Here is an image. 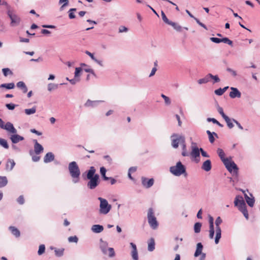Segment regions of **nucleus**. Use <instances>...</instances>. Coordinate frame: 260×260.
Segmentation results:
<instances>
[{"label":"nucleus","instance_id":"nucleus-1","mask_svg":"<svg viewBox=\"0 0 260 260\" xmlns=\"http://www.w3.org/2000/svg\"><path fill=\"white\" fill-rule=\"evenodd\" d=\"M96 171L94 167L91 166L89 169L82 174V177L84 179H89L87 183V187L90 189H93L96 187L99 184V175L95 174Z\"/></svg>","mask_w":260,"mask_h":260},{"label":"nucleus","instance_id":"nucleus-2","mask_svg":"<svg viewBox=\"0 0 260 260\" xmlns=\"http://www.w3.org/2000/svg\"><path fill=\"white\" fill-rule=\"evenodd\" d=\"M69 171L72 178L73 182L75 183L79 181V177L80 175V171L76 161H72L69 164Z\"/></svg>","mask_w":260,"mask_h":260},{"label":"nucleus","instance_id":"nucleus-3","mask_svg":"<svg viewBox=\"0 0 260 260\" xmlns=\"http://www.w3.org/2000/svg\"><path fill=\"white\" fill-rule=\"evenodd\" d=\"M235 206L238 207L239 210L243 213L246 219H248V212L247 210L246 205L241 196L236 197L234 201Z\"/></svg>","mask_w":260,"mask_h":260},{"label":"nucleus","instance_id":"nucleus-4","mask_svg":"<svg viewBox=\"0 0 260 260\" xmlns=\"http://www.w3.org/2000/svg\"><path fill=\"white\" fill-rule=\"evenodd\" d=\"M170 172L176 176H180L186 173V168L181 161L177 162L176 166L170 168Z\"/></svg>","mask_w":260,"mask_h":260},{"label":"nucleus","instance_id":"nucleus-5","mask_svg":"<svg viewBox=\"0 0 260 260\" xmlns=\"http://www.w3.org/2000/svg\"><path fill=\"white\" fill-rule=\"evenodd\" d=\"M100 201L99 213L101 214L106 215L111 209L112 206L109 204L107 200L101 197L98 198Z\"/></svg>","mask_w":260,"mask_h":260},{"label":"nucleus","instance_id":"nucleus-6","mask_svg":"<svg viewBox=\"0 0 260 260\" xmlns=\"http://www.w3.org/2000/svg\"><path fill=\"white\" fill-rule=\"evenodd\" d=\"M226 169L233 174V176H238V167L235 162L232 160L231 158L228 159L227 161L223 162Z\"/></svg>","mask_w":260,"mask_h":260},{"label":"nucleus","instance_id":"nucleus-7","mask_svg":"<svg viewBox=\"0 0 260 260\" xmlns=\"http://www.w3.org/2000/svg\"><path fill=\"white\" fill-rule=\"evenodd\" d=\"M147 218L150 227L153 230L157 229L158 226V223L154 215L153 209L152 208H149L148 210Z\"/></svg>","mask_w":260,"mask_h":260},{"label":"nucleus","instance_id":"nucleus-8","mask_svg":"<svg viewBox=\"0 0 260 260\" xmlns=\"http://www.w3.org/2000/svg\"><path fill=\"white\" fill-rule=\"evenodd\" d=\"M171 139V145L174 148H177L179 144L181 145L182 143H184L185 140L184 136L175 133L172 135Z\"/></svg>","mask_w":260,"mask_h":260},{"label":"nucleus","instance_id":"nucleus-9","mask_svg":"<svg viewBox=\"0 0 260 260\" xmlns=\"http://www.w3.org/2000/svg\"><path fill=\"white\" fill-rule=\"evenodd\" d=\"M7 13L11 19L10 25L11 26H16L20 24L21 19L17 15L13 14L11 10L7 11Z\"/></svg>","mask_w":260,"mask_h":260},{"label":"nucleus","instance_id":"nucleus-10","mask_svg":"<svg viewBox=\"0 0 260 260\" xmlns=\"http://www.w3.org/2000/svg\"><path fill=\"white\" fill-rule=\"evenodd\" d=\"M191 151L190 155L193 158H197L200 156V148H199L196 142L191 143Z\"/></svg>","mask_w":260,"mask_h":260},{"label":"nucleus","instance_id":"nucleus-11","mask_svg":"<svg viewBox=\"0 0 260 260\" xmlns=\"http://www.w3.org/2000/svg\"><path fill=\"white\" fill-rule=\"evenodd\" d=\"M142 185L146 188H149L153 186L154 183L153 178L148 179L145 177H141Z\"/></svg>","mask_w":260,"mask_h":260},{"label":"nucleus","instance_id":"nucleus-12","mask_svg":"<svg viewBox=\"0 0 260 260\" xmlns=\"http://www.w3.org/2000/svg\"><path fill=\"white\" fill-rule=\"evenodd\" d=\"M33 141L34 142V152L37 155L40 154L43 151L44 148L37 140H34Z\"/></svg>","mask_w":260,"mask_h":260},{"label":"nucleus","instance_id":"nucleus-13","mask_svg":"<svg viewBox=\"0 0 260 260\" xmlns=\"http://www.w3.org/2000/svg\"><path fill=\"white\" fill-rule=\"evenodd\" d=\"M231 89L232 91L230 92L229 95L231 98H240L241 97V93L237 88L232 87Z\"/></svg>","mask_w":260,"mask_h":260},{"label":"nucleus","instance_id":"nucleus-14","mask_svg":"<svg viewBox=\"0 0 260 260\" xmlns=\"http://www.w3.org/2000/svg\"><path fill=\"white\" fill-rule=\"evenodd\" d=\"M3 129H6L12 134L17 133L16 129L14 127L13 124L10 122H7L5 125Z\"/></svg>","mask_w":260,"mask_h":260},{"label":"nucleus","instance_id":"nucleus-15","mask_svg":"<svg viewBox=\"0 0 260 260\" xmlns=\"http://www.w3.org/2000/svg\"><path fill=\"white\" fill-rule=\"evenodd\" d=\"M10 139L13 144H16L20 141L24 140V138L22 136L14 134V135H11Z\"/></svg>","mask_w":260,"mask_h":260},{"label":"nucleus","instance_id":"nucleus-16","mask_svg":"<svg viewBox=\"0 0 260 260\" xmlns=\"http://www.w3.org/2000/svg\"><path fill=\"white\" fill-rule=\"evenodd\" d=\"M201 168L202 170L205 171L206 172L210 171L212 168L211 160L210 159H207L206 161H205L203 162L201 167Z\"/></svg>","mask_w":260,"mask_h":260},{"label":"nucleus","instance_id":"nucleus-17","mask_svg":"<svg viewBox=\"0 0 260 260\" xmlns=\"http://www.w3.org/2000/svg\"><path fill=\"white\" fill-rule=\"evenodd\" d=\"M55 156L52 152H49L46 154L44 157V162L49 163L54 160Z\"/></svg>","mask_w":260,"mask_h":260},{"label":"nucleus","instance_id":"nucleus-18","mask_svg":"<svg viewBox=\"0 0 260 260\" xmlns=\"http://www.w3.org/2000/svg\"><path fill=\"white\" fill-rule=\"evenodd\" d=\"M85 53L88 55L90 57V58H91V59L92 60H93L94 62H95L96 63H97L99 65H100L101 67H103L104 66V64H103V61L102 60H98L94 56L93 54L90 52L89 51H85Z\"/></svg>","mask_w":260,"mask_h":260},{"label":"nucleus","instance_id":"nucleus-19","mask_svg":"<svg viewBox=\"0 0 260 260\" xmlns=\"http://www.w3.org/2000/svg\"><path fill=\"white\" fill-rule=\"evenodd\" d=\"M203 249V245L202 243L199 242L197 244L196 250L194 253V257H198L202 254V250Z\"/></svg>","mask_w":260,"mask_h":260},{"label":"nucleus","instance_id":"nucleus-20","mask_svg":"<svg viewBox=\"0 0 260 260\" xmlns=\"http://www.w3.org/2000/svg\"><path fill=\"white\" fill-rule=\"evenodd\" d=\"M207 135H208L209 140L211 143H213L215 141L214 137L218 138V136L217 134L215 132H211L210 131L207 130L206 131Z\"/></svg>","mask_w":260,"mask_h":260},{"label":"nucleus","instance_id":"nucleus-21","mask_svg":"<svg viewBox=\"0 0 260 260\" xmlns=\"http://www.w3.org/2000/svg\"><path fill=\"white\" fill-rule=\"evenodd\" d=\"M217 153L223 163L228 161L229 158H225V153L222 149L218 148L217 150Z\"/></svg>","mask_w":260,"mask_h":260},{"label":"nucleus","instance_id":"nucleus-22","mask_svg":"<svg viewBox=\"0 0 260 260\" xmlns=\"http://www.w3.org/2000/svg\"><path fill=\"white\" fill-rule=\"evenodd\" d=\"M91 230L95 233H100L104 230V227L102 225L94 224L92 226Z\"/></svg>","mask_w":260,"mask_h":260},{"label":"nucleus","instance_id":"nucleus-23","mask_svg":"<svg viewBox=\"0 0 260 260\" xmlns=\"http://www.w3.org/2000/svg\"><path fill=\"white\" fill-rule=\"evenodd\" d=\"M16 86L18 88L21 89L22 90L23 93H25L27 92L28 89L25 84L23 81H19L17 83Z\"/></svg>","mask_w":260,"mask_h":260},{"label":"nucleus","instance_id":"nucleus-24","mask_svg":"<svg viewBox=\"0 0 260 260\" xmlns=\"http://www.w3.org/2000/svg\"><path fill=\"white\" fill-rule=\"evenodd\" d=\"M15 165V162L13 159H8L6 164V169L7 170L11 171L13 170Z\"/></svg>","mask_w":260,"mask_h":260},{"label":"nucleus","instance_id":"nucleus-25","mask_svg":"<svg viewBox=\"0 0 260 260\" xmlns=\"http://www.w3.org/2000/svg\"><path fill=\"white\" fill-rule=\"evenodd\" d=\"M9 229L11 231V233L16 238L20 237V233L18 229L13 226H10L9 228Z\"/></svg>","mask_w":260,"mask_h":260},{"label":"nucleus","instance_id":"nucleus-26","mask_svg":"<svg viewBox=\"0 0 260 260\" xmlns=\"http://www.w3.org/2000/svg\"><path fill=\"white\" fill-rule=\"evenodd\" d=\"M215 231L216 236L215 238V243L216 244H217L221 237V229H215Z\"/></svg>","mask_w":260,"mask_h":260},{"label":"nucleus","instance_id":"nucleus-27","mask_svg":"<svg viewBox=\"0 0 260 260\" xmlns=\"http://www.w3.org/2000/svg\"><path fill=\"white\" fill-rule=\"evenodd\" d=\"M100 102V101H91L90 100H88L85 104V106L94 107Z\"/></svg>","mask_w":260,"mask_h":260},{"label":"nucleus","instance_id":"nucleus-28","mask_svg":"<svg viewBox=\"0 0 260 260\" xmlns=\"http://www.w3.org/2000/svg\"><path fill=\"white\" fill-rule=\"evenodd\" d=\"M229 88V86L224 87L223 88H219L217 89H216L214 91L215 94H216L217 95L220 96L222 95L225 91L226 90Z\"/></svg>","mask_w":260,"mask_h":260},{"label":"nucleus","instance_id":"nucleus-29","mask_svg":"<svg viewBox=\"0 0 260 260\" xmlns=\"http://www.w3.org/2000/svg\"><path fill=\"white\" fill-rule=\"evenodd\" d=\"M8 182V179L6 176H0V188L6 186Z\"/></svg>","mask_w":260,"mask_h":260},{"label":"nucleus","instance_id":"nucleus-30","mask_svg":"<svg viewBox=\"0 0 260 260\" xmlns=\"http://www.w3.org/2000/svg\"><path fill=\"white\" fill-rule=\"evenodd\" d=\"M15 87L14 83H4L0 85V88H6L7 89H13Z\"/></svg>","mask_w":260,"mask_h":260},{"label":"nucleus","instance_id":"nucleus-31","mask_svg":"<svg viewBox=\"0 0 260 260\" xmlns=\"http://www.w3.org/2000/svg\"><path fill=\"white\" fill-rule=\"evenodd\" d=\"M100 241L102 242L100 245L101 249L104 254H106L108 243L106 242H104L102 239L100 240Z\"/></svg>","mask_w":260,"mask_h":260},{"label":"nucleus","instance_id":"nucleus-32","mask_svg":"<svg viewBox=\"0 0 260 260\" xmlns=\"http://www.w3.org/2000/svg\"><path fill=\"white\" fill-rule=\"evenodd\" d=\"M155 249V241L153 238H151L148 243V250L149 251H152Z\"/></svg>","mask_w":260,"mask_h":260},{"label":"nucleus","instance_id":"nucleus-33","mask_svg":"<svg viewBox=\"0 0 260 260\" xmlns=\"http://www.w3.org/2000/svg\"><path fill=\"white\" fill-rule=\"evenodd\" d=\"M245 198L247 204L250 207H252L254 204V198H249L246 194H245Z\"/></svg>","mask_w":260,"mask_h":260},{"label":"nucleus","instance_id":"nucleus-34","mask_svg":"<svg viewBox=\"0 0 260 260\" xmlns=\"http://www.w3.org/2000/svg\"><path fill=\"white\" fill-rule=\"evenodd\" d=\"M107 172V170L106 168L104 167H102L100 168V173L101 174V175L104 180H109V177H107L106 176V173Z\"/></svg>","mask_w":260,"mask_h":260},{"label":"nucleus","instance_id":"nucleus-35","mask_svg":"<svg viewBox=\"0 0 260 260\" xmlns=\"http://www.w3.org/2000/svg\"><path fill=\"white\" fill-rule=\"evenodd\" d=\"M58 84L54 83H49L47 86V89L49 91H52L53 90L57 89Z\"/></svg>","mask_w":260,"mask_h":260},{"label":"nucleus","instance_id":"nucleus-36","mask_svg":"<svg viewBox=\"0 0 260 260\" xmlns=\"http://www.w3.org/2000/svg\"><path fill=\"white\" fill-rule=\"evenodd\" d=\"M182 146V155L183 156H187L189 155V153L187 152L186 146L185 143V140L184 141V143H182L181 144Z\"/></svg>","mask_w":260,"mask_h":260},{"label":"nucleus","instance_id":"nucleus-37","mask_svg":"<svg viewBox=\"0 0 260 260\" xmlns=\"http://www.w3.org/2000/svg\"><path fill=\"white\" fill-rule=\"evenodd\" d=\"M202 223L201 222H196L194 224V231L196 233H199L201 231Z\"/></svg>","mask_w":260,"mask_h":260},{"label":"nucleus","instance_id":"nucleus-38","mask_svg":"<svg viewBox=\"0 0 260 260\" xmlns=\"http://www.w3.org/2000/svg\"><path fill=\"white\" fill-rule=\"evenodd\" d=\"M24 112L26 114L28 115L34 114L36 112V107H33L31 109H25Z\"/></svg>","mask_w":260,"mask_h":260},{"label":"nucleus","instance_id":"nucleus-39","mask_svg":"<svg viewBox=\"0 0 260 260\" xmlns=\"http://www.w3.org/2000/svg\"><path fill=\"white\" fill-rule=\"evenodd\" d=\"M55 249V253L56 256L57 257H60L63 255V252H64V249L61 248V249Z\"/></svg>","mask_w":260,"mask_h":260},{"label":"nucleus","instance_id":"nucleus-40","mask_svg":"<svg viewBox=\"0 0 260 260\" xmlns=\"http://www.w3.org/2000/svg\"><path fill=\"white\" fill-rule=\"evenodd\" d=\"M76 11V8H71L69 10V17L70 19H74L76 17L74 13V12Z\"/></svg>","mask_w":260,"mask_h":260},{"label":"nucleus","instance_id":"nucleus-41","mask_svg":"<svg viewBox=\"0 0 260 260\" xmlns=\"http://www.w3.org/2000/svg\"><path fill=\"white\" fill-rule=\"evenodd\" d=\"M217 109L218 113L221 115L223 119L228 116L224 114L222 108L220 107L218 104H217Z\"/></svg>","mask_w":260,"mask_h":260},{"label":"nucleus","instance_id":"nucleus-42","mask_svg":"<svg viewBox=\"0 0 260 260\" xmlns=\"http://www.w3.org/2000/svg\"><path fill=\"white\" fill-rule=\"evenodd\" d=\"M224 119L230 128H232L234 127V124L231 122V121H232V119H231L228 116H226L225 118H224Z\"/></svg>","mask_w":260,"mask_h":260},{"label":"nucleus","instance_id":"nucleus-43","mask_svg":"<svg viewBox=\"0 0 260 260\" xmlns=\"http://www.w3.org/2000/svg\"><path fill=\"white\" fill-rule=\"evenodd\" d=\"M0 145L6 149L9 148V145L7 141L4 139L0 138Z\"/></svg>","mask_w":260,"mask_h":260},{"label":"nucleus","instance_id":"nucleus-44","mask_svg":"<svg viewBox=\"0 0 260 260\" xmlns=\"http://www.w3.org/2000/svg\"><path fill=\"white\" fill-rule=\"evenodd\" d=\"M222 220L220 218V217H217L215 221V224L216 226L215 229H221L219 225L222 223Z\"/></svg>","mask_w":260,"mask_h":260},{"label":"nucleus","instance_id":"nucleus-45","mask_svg":"<svg viewBox=\"0 0 260 260\" xmlns=\"http://www.w3.org/2000/svg\"><path fill=\"white\" fill-rule=\"evenodd\" d=\"M45 251V246L44 244H41L39 246L38 254L39 255L43 254Z\"/></svg>","mask_w":260,"mask_h":260},{"label":"nucleus","instance_id":"nucleus-46","mask_svg":"<svg viewBox=\"0 0 260 260\" xmlns=\"http://www.w3.org/2000/svg\"><path fill=\"white\" fill-rule=\"evenodd\" d=\"M2 72L5 77H7L8 75H13V72L9 68L3 69Z\"/></svg>","mask_w":260,"mask_h":260},{"label":"nucleus","instance_id":"nucleus-47","mask_svg":"<svg viewBox=\"0 0 260 260\" xmlns=\"http://www.w3.org/2000/svg\"><path fill=\"white\" fill-rule=\"evenodd\" d=\"M209 76H210L211 79L213 80V84L218 83L220 81V79L218 75H213L211 74Z\"/></svg>","mask_w":260,"mask_h":260},{"label":"nucleus","instance_id":"nucleus-48","mask_svg":"<svg viewBox=\"0 0 260 260\" xmlns=\"http://www.w3.org/2000/svg\"><path fill=\"white\" fill-rule=\"evenodd\" d=\"M33 154H34L33 151L32 150H30L29 151V154L32 156V161L34 162L38 161L40 159V157L36 156V155H33Z\"/></svg>","mask_w":260,"mask_h":260},{"label":"nucleus","instance_id":"nucleus-49","mask_svg":"<svg viewBox=\"0 0 260 260\" xmlns=\"http://www.w3.org/2000/svg\"><path fill=\"white\" fill-rule=\"evenodd\" d=\"M221 42L228 44V45L233 46V42L226 37L221 39Z\"/></svg>","mask_w":260,"mask_h":260},{"label":"nucleus","instance_id":"nucleus-50","mask_svg":"<svg viewBox=\"0 0 260 260\" xmlns=\"http://www.w3.org/2000/svg\"><path fill=\"white\" fill-rule=\"evenodd\" d=\"M84 70L85 72H86L87 73H89L91 74L94 77L96 76L95 73H94V72L93 71V70L92 69L89 68L88 66V67H86V68L84 69Z\"/></svg>","mask_w":260,"mask_h":260},{"label":"nucleus","instance_id":"nucleus-51","mask_svg":"<svg viewBox=\"0 0 260 260\" xmlns=\"http://www.w3.org/2000/svg\"><path fill=\"white\" fill-rule=\"evenodd\" d=\"M161 17H162V19L163 20V21L167 24L168 23V22L170 21L169 20L168 18L167 17L165 13H164V12L163 11H161Z\"/></svg>","mask_w":260,"mask_h":260},{"label":"nucleus","instance_id":"nucleus-52","mask_svg":"<svg viewBox=\"0 0 260 260\" xmlns=\"http://www.w3.org/2000/svg\"><path fill=\"white\" fill-rule=\"evenodd\" d=\"M82 71V68L80 67L76 68L74 77L76 78H79L80 73Z\"/></svg>","mask_w":260,"mask_h":260},{"label":"nucleus","instance_id":"nucleus-53","mask_svg":"<svg viewBox=\"0 0 260 260\" xmlns=\"http://www.w3.org/2000/svg\"><path fill=\"white\" fill-rule=\"evenodd\" d=\"M132 256L134 260H138V254L137 250L132 251Z\"/></svg>","mask_w":260,"mask_h":260},{"label":"nucleus","instance_id":"nucleus-54","mask_svg":"<svg viewBox=\"0 0 260 260\" xmlns=\"http://www.w3.org/2000/svg\"><path fill=\"white\" fill-rule=\"evenodd\" d=\"M68 241L70 242L77 243V242L78 241V237L76 236H71V237H69Z\"/></svg>","mask_w":260,"mask_h":260},{"label":"nucleus","instance_id":"nucleus-55","mask_svg":"<svg viewBox=\"0 0 260 260\" xmlns=\"http://www.w3.org/2000/svg\"><path fill=\"white\" fill-rule=\"evenodd\" d=\"M17 105H15L14 104H13V103H9V104H7L6 105V107L9 109V110H13L15 109V108L16 107V106H17Z\"/></svg>","mask_w":260,"mask_h":260},{"label":"nucleus","instance_id":"nucleus-56","mask_svg":"<svg viewBox=\"0 0 260 260\" xmlns=\"http://www.w3.org/2000/svg\"><path fill=\"white\" fill-rule=\"evenodd\" d=\"M80 80V78H76L74 77V78L72 79H71L69 80V82L72 85L76 84L77 82H79Z\"/></svg>","mask_w":260,"mask_h":260},{"label":"nucleus","instance_id":"nucleus-57","mask_svg":"<svg viewBox=\"0 0 260 260\" xmlns=\"http://www.w3.org/2000/svg\"><path fill=\"white\" fill-rule=\"evenodd\" d=\"M127 31H128V28L124 26L121 25L119 27L118 31L119 33H122L123 32H127Z\"/></svg>","mask_w":260,"mask_h":260},{"label":"nucleus","instance_id":"nucleus-58","mask_svg":"<svg viewBox=\"0 0 260 260\" xmlns=\"http://www.w3.org/2000/svg\"><path fill=\"white\" fill-rule=\"evenodd\" d=\"M109 253V256L111 257H113L115 256V251H114V250L113 248H109L108 249Z\"/></svg>","mask_w":260,"mask_h":260},{"label":"nucleus","instance_id":"nucleus-59","mask_svg":"<svg viewBox=\"0 0 260 260\" xmlns=\"http://www.w3.org/2000/svg\"><path fill=\"white\" fill-rule=\"evenodd\" d=\"M210 39L212 42L215 43H220L221 42V39L212 37V38H210Z\"/></svg>","mask_w":260,"mask_h":260},{"label":"nucleus","instance_id":"nucleus-60","mask_svg":"<svg viewBox=\"0 0 260 260\" xmlns=\"http://www.w3.org/2000/svg\"><path fill=\"white\" fill-rule=\"evenodd\" d=\"M17 202L20 204L22 205L24 203V199L23 196H20L17 199Z\"/></svg>","mask_w":260,"mask_h":260},{"label":"nucleus","instance_id":"nucleus-61","mask_svg":"<svg viewBox=\"0 0 260 260\" xmlns=\"http://www.w3.org/2000/svg\"><path fill=\"white\" fill-rule=\"evenodd\" d=\"M200 152L201 153V154L203 157H210L209 155L205 151H204V149L202 148H200Z\"/></svg>","mask_w":260,"mask_h":260},{"label":"nucleus","instance_id":"nucleus-62","mask_svg":"<svg viewBox=\"0 0 260 260\" xmlns=\"http://www.w3.org/2000/svg\"><path fill=\"white\" fill-rule=\"evenodd\" d=\"M226 71L230 73H231L232 74V75L234 76V77H236L237 76V73L235 71L233 70V69H231V68H227L226 69Z\"/></svg>","mask_w":260,"mask_h":260},{"label":"nucleus","instance_id":"nucleus-63","mask_svg":"<svg viewBox=\"0 0 260 260\" xmlns=\"http://www.w3.org/2000/svg\"><path fill=\"white\" fill-rule=\"evenodd\" d=\"M104 159H105L107 162H108V164H109L110 165L112 163V158H111V157L109 156V155H105L104 156Z\"/></svg>","mask_w":260,"mask_h":260},{"label":"nucleus","instance_id":"nucleus-64","mask_svg":"<svg viewBox=\"0 0 260 260\" xmlns=\"http://www.w3.org/2000/svg\"><path fill=\"white\" fill-rule=\"evenodd\" d=\"M177 31L181 32L182 31V27L177 24L176 26L174 28Z\"/></svg>","mask_w":260,"mask_h":260}]
</instances>
